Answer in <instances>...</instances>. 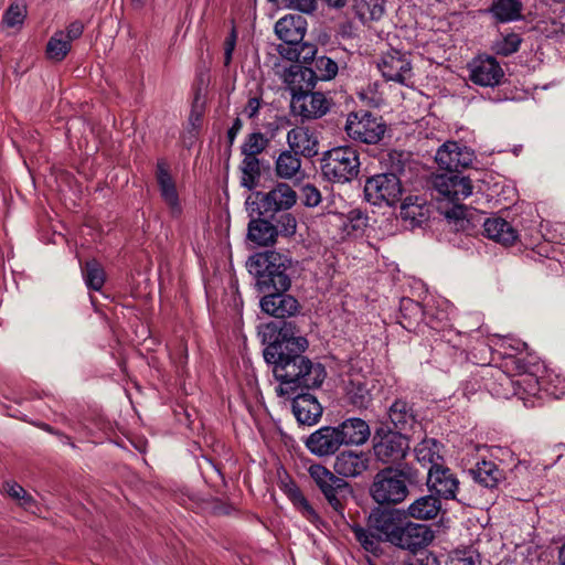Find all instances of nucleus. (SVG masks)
<instances>
[{
    "mask_svg": "<svg viewBox=\"0 0 565 565\" xmlns=\"http://www.w3.org/2000/svg\"><path fill=\"white\" fill-rule=\"evenodd\" d=\"M258 335L264 345V360L279 382L275 388L278 396H291L298 391L321 387L327 377L326 367L305 355L309 341L300 334L296 323H262Z\"/></svg>",
    "mask_w": 565,
    "mask_h": 565,
    "instance_id": "nucleus-1",
    "label": "nucleus"
},
{
    "mask_svg": "<svg viewBox=\"0 0 565 565\" xmlns=\"http://www.w3.org/2000/svg\"><path fill=\"white\" fill-rule=\"evenodd\" d=\"M370 456L365 451L343 450L335 457L334 472L320 463L308 469L310 478L323 494L328 504L341 518L349 499L353 495V487L344 478H355L369 469Z\"/></svg>",
    "mask_w": 565,
    "mask_h": 565,
    "instance_id": "nucleus-2",
    "label": "nucleus"
},
{
    "mask_svg": "<svg viewBox=\"0 0 565 565\" xmlns=\"http://www.w3.org/2000/svg\"><path fill=\"white\" fill-rule=\"evenodd\" d=\"M297 202L296 191L287 183H278L268 192L255 191L246 201L247 241L256 246L267 247L276 244L278 238L274 218L282 210L291 209Z\"/></svg>",
    "mask_w": 565,
    "mask_h": 565,
    "instance_id": "nucleus-3",
    "label": "nucleus"
},
{
    "mask_svg": "<svg viewBox=\"0 0 565 565\" xmlns=\"http://www.w3.org/2000/svg\"><path fill=\"white\" fill-rule=\"evenodd\" d=\"M419 482V471L412 463L387 466L372 477L367 493L382 508L395 507L404 502L409 495V488Z\"/></svg>",
    "mask_w": 565,
    "mask_h": 565,
    "instance_id": "nucleus-4",
    "label": "nucleus"
},
{
    "mask_svg": "<svg viewBox=\"0 0 565 565\" xmlns=\"http://www.w3.org/2000/svg\"><path fill=\"white\" fill-rule=\"evenodd\" d=\"M294 260L275 249L252 255L246 262L248 273L254 277L259 294L288 291L291 287Z\"/></svg>",
    "mask_w": 565,
    "mask_h": 565,
    "instance_id": "nucleus-5",
    "label": "nucleus"
},
{
    "mask_svg": "<svg viewBox=\"0 0 565 565\" xmlns=\"http://www.w3.org/2000/svg\"><path fill=\"white\" fill-rule=\"evenodd\" d=\"M372 449L376 461L384 467L407 463L405 459L411 450V436L382 424L374 430Z\"/></svg>",
    "mask_w": 565,
    "mask_h": 565,
    "instance_id": "nucleus-6",
    "label": "nucleus"
},
{
    "mask_svg": "<svg viewBox=\"0 0 565 565\" xmlns=\"http://www.w3.org/2000/svg\"><path fill=\"white\" fill-rule=\"evenodd\" d=\"M358 151L351 146H340L327 150L321 158V174L333 183H347L360 172Z\"/></svg>",
    "mask_w": 565,
    "mask_h": 565,
    "instance_id": "nucleus-7",
    "label": "nucleus"
},
{
    "mask_svg": "<svg viewBox=\"0 0 565 565\" xmlns=\"http://www.w3.org/2000/svg\"><path fill=\"white\" fill-rule=\"evenodd\" d=\"M290 87V114L309 121L323 117L332 107L333 100L321 92H313L309 83H294Z\"/></svg>",
    "mask_w": 565,
    "mask_h": 565,
    "instance_id": "nucleus-8",
    "label": "nucleus"
},
{
    "mask_svg": "<svg viewBox=\"0 0 565 565\" xmlns=\"http://www.w3.org/2000/svg\"><path fill=\"white\" fill-rule=\"evenodd\" d=\"M344 131L354 142L379 145L385 137L387 124L381 115L358 109L348 114Z\"/></svg>",
    "mask_w": 565,
    "mask_h": 565,
    "instance_id": "nucleus-9",
    "label": "nucleus"
},
{
    "mask_svg": "<svg viewBox=\"0 0 565 565\" xmlns=\"http://www.w3.org/2000/svg\"><path fill=\"white\" fill-rule=\"evenodd\" d=\"M397 319L405 330L422 333L428 341H443L445 337V330H439L434 326L433 318L426 316L422 303L411 298L403 297L399 300V315Z\"/></svg>",
    "mask_w": 565,
    "mask_h": 565,
    "instance_id": "nucleus-10",
    "label": "nucleus"
},
{
    "mask_svg": "<svg viewBox=\"0 0 565 565\" xmlns=\"http://www.w3.org/2000/svg\"><path fill=\"white\" fill-rule=\"evenodd\" d=\"M444 215V231L462 233L466 236H483L487 221L484 212L463 204H455L445 211Z\"/></svg>",
    "mask_w": 565,
    "mask_h": 565,
    "instance_id": "nucleus-11",
    "label": "nucleus"
},
{
    "mask_svg": "<svg viewBox=\"0 0 565 565\" xmlns=\"http://www.w3.org/2000/svg\"><path fill=\"white\" fill-rule=\"evenodd\" d=\"M404 189L399 178L393 173H377L369 177L364 184V198L373 205H395L403 195Z\"/></svg>",
    "mask_w": 565,
    "mask_h": 565,
    "instance_id": "nucleus-12",
    "label": "nucleus"
},
{
    "mask_svg": "<svg viewBox=\"0 0 565 565\" xmlns=\"http://www.w3.org/2000/svg\"><path fill=\"white\" fill-rule=\"evenodd\" d=\"M426 484L429 492L440 500H455L463 505H470L468 497L460 491L456 473L445 465L428 468Z\"/></svg>",
    "mask_w": 565,
    "mask_h": 565,
    "instance_id": "nucleus-13",
    "label": "nucleus"
},
{
    "mask_svg": "<svg viewBox=\"0 0 565 565\" xmlns=\"http://www.w3.org/2000/svg\"><path fill=\"white\" fill-rule=\"evenodd\" d=\"M259 307L264 313L275 318L269 323H296L290 319L297 317L302 309L296 297L287 291L279 290L263 294L259 299Z\"/></svg>",
    "mask_w": 565,
    "mask_h": 565,
    "instance_id": "nucleus-14",
    "label": "nucleus"
},
{
    "mask_svg": "<svg viewBox=\"0 0 565 565\" xmlns=\"http://www.w3.org/2000/svg\"><path fill=\"white\" fill-rule=\"evenodd\" d=\"M407 518L404 510L394 507L382 508L376 504L367 516V526L377 533V537L393 544L403 520Z\"/></svg>",
    "mask_w": 565,
    "mask_h": 565,
    "instance_id": "nucleus-15",
    "label": "nucleus"
},
{
    "mask_svg": "<svg viewBox=\"0 0 565 565\" xmlns=\"http://www.w3.org/2000/svg\"><path fill=\"white\" fill-rule=\"evenodd\" d=\"M405 518L398 529L393 545L413 553L428 546L435 539L431 526L424 523H415Z\"/></svg>",
    "mask_w": 565,
    "mask_h": 565,
    "instance_id": "nucleus-16",
    "label": "nucleus"
},
{
    "mask_svg": "<svg viewBox=\"0 0 565 565\" xmlns=\"http://www.w3.org/2000/svg\"><path fill=\"white\" fill-rule=\"evenodd\" d=\"M469 79L478 86L495 87L501 85L504 71L500 62L491 55L481 54L473 57L468 64Z\"/></svg>",
    "mask_w": 565,
    "mask_h": 565,
    "instance_id": "nucleus-17",
    "label": "nucleus"
},
{
    "mask_svg": "<svg viewBox=\"0 0 565 565\" xmlns=\"http://www.w3.org/2000/svg\"><path fill=\"white\" fill-rule=\"evenodd\" d=\"M338 71V63L333 58L327 55H319L310 66H291L290 74L294 77V83H309V86L316 87L319 81L327 82L333 79Z\"/></svg>",
    "mask_w": 565,
    "mask_h": 565,
    "instance_id": "nucleus-18",
    "label": "nucleus"
},
{
    "mask_svg": "<svg viewBox=\"0 0 565 565\" xmlns=\"http://www.w3.org/2000/svg\"><path fill=\"white\" fill-rule=\"evenodd\" d=\"M375 380L364 375L349 376L343 381V399L347 405L358 411H366L373 404Z\"/></svg>",
    "mask_w": 565,
    "mask_h": 565,
    "instance_id": "nucleus-19",
    "label": "nucleus"
},
{
    "mask_svg": "<svg viewBox=\"0 0 565 565\" xmlns=\"http://www.w3.org/2000/svg\"><path fill=\"white\" fill-rule=\"evenodd\" d=\"M390 428L408 435L420 424L416 404L405 396L394 398L386 411Z\"/></svg>",
    "mask_w": 565,
    "mask_h": 565,
    "instance_id": "nucleus-20",
    "label": "nucleus"
},
{
    "mask_svg": "<svg viewBox=\"0 0 565 565\" xmlns=\"http://www.w3.org/2000/svg\"><path fill=\"white\" fill-rule=\"evenodd\" d=\"M475 158L471 149L457 141H446L438 148L435 156L438 167L448 172H461L473 162Z\"/></svg>",
    "mask_w": 565,
    "mask_h": 565,
    "instance_id": "nucleus-21",
    "label": "nucleus"
},
{
    "mask_svg": "<svg viewBox=\"0 0 565 565\" xmlns=\"http://www.w3.org/2000/svg\"><path fill=\"white\" fill-rule=\"evenodd\" d=\"M435 190L450 202L465 200L472 193V183L469 177H465L461 172H448L437 174L434 178Z\"/></svg>",
    "mask_w": 565,
    "mask_h": 565,
    "instance_id": "nucleus-22",
    "label": "nucleus"
},
{
    "mask_svg": "<svg viewBox=\"0 0 565 565\" xmlns=\"http://www.w3.org/2000/svg\"><path fill=\"white\" fill-rule=\"evenodd\" d=\"M279 488L291 502L295 510L300 513L303 519L316 527H320L321 525L324 526L327 524L289 475L286 473L284 478H280Z\"/></svg>",
    "mask_w": 565,
    "mask_h": 565,
    "instance_id": "nucleus-23",
    "label": "nucleus"
},
{
    "mask_svg": "<svg viewBox=\"0 0 565 565\" xmlns=\"http://www.w3.org/2000/svg\"><path fill=\"white\" fill-rule=\"evenodd\" d=\"M311 390L298 391L291 396L292 413L300 425H316L323 413V407L319 403L317 396L310 392Z\"/></svg>",
    "mask_w": 565,
    "mask_h": 565,
    "instance_id": "nucleus-24",
    "label": "nucleus"
},
{
    "mask_svg": "<svg viewBox=\"0 0 565 565\" xmlns=\"http://www.w3.org/2000/svg\"><path fill=\"white\" fill-rule=\"evenodd\" d=\"M306 448L317 457H329L339 451L342 441L335 426H322L305 440Z\"/></svg>",
    "mask_w": 565,
    "mask_h": 565,
    "instance_id": "nucleus-25",
    "label": "nucleus"
},
{
    "mask_svg": "<svg viewBox=\"0 0 565 565\" xmlns=\"http://www.w3.org/2000/svg\"><path fill=\"white\" fill-rule=\"evenodd\" d=\"M431 212L433 206L426 199L418 195H408L401 204L399 217L405 228H422L428 223Z\"/></svg>",
    "mask_w": 565,
    "mask_h": 565,
    "instance_id": "nucleus-26",
    "label": "nucleus"
},
{
    "mask_svg": "<svg viewBox=\"0 0 565 565\" xmlns=\"http://www.w3.org/2000/svg\"><path fill=\"white\" fill-rule=\"evenodd\" d=\"M379 68L385 81L408 86L407 79L412 77V63L401 51L387 52L379 63Z\"/></svg>",
    "mask_w": 565,
    "mask_h": 565,
    "instance_id": "nucleus-27",
    "label": "nucleus"
},
{
    "mask_svg": "<svg viewBox=\"0 0 565 565\" xmlns=\"http://www.w3.org/2000/svg\"><path fill=\"white\" fill-rule=\"evenodd\" d=\"M156 180L159 186L160 195L168 205L173 217L182 214V206L179 199L175 182L170 173V168L166 159H158L156 164Z\"/></svg>",
    "mask_w": 565,
    "mask_h": 565,
    "instance_id": "nucleus-28",
    "label": "nucleus"
},
{
    "mask_svg": "<svg viewBox=\"0 0 565 565\" xmlns=\"http://www.w3.org/2000/svg\"><path fill=\"white\" fill-rule=\"evenodd\" d=\"M514 353L501 352L504 367L514 374L536 375L540 371V360L534 353L526 350V343L518 341Z\"/></svg>",
    "mask_w": 565,
    "mask_h": 565,
    "instance_id": "nucleus-29",
    "label": "nucleus"
},
{
    "mask_svg": "<svg viewBox=\"0 0 565 565\" xmlns=\"http://www.w3.org/2000/svg\"><path fill=\"white\" fill-rule=\"evenodd\" d=\"M307 32V20L299 13L286 14L275 24V34L282 41L280 45L297 46Z\"/></svg>",
    "mask_w": 565,
    "mask_h": 565,
    "instance_id": "nucleus-30",
    "label": "nucleus"
},
{
    "mask_svg": "<svg viewBox=\"0 0 565 565\" xmlns=\"http://www.w3.org/2000/svg\"><path fill=\"white\" fill-rule=\"evenodd\" d=\"M289 149L307 159L313 158L319 152L317 136L303 126H296L287 132Z\"/></svg>",
    "mask_w": 565,
    "mask_h": 565,
    "instance_id": "nucleus-31",
    "label": "nucleus"
},
{
    "mask_svg": "<svg viewBox=\"0 0 565 565\" xmlns=\"http://www.w3.org/2000/svg\"><path fill=\"white\" fill-rule=\"evenodd\" d=\"M343 446H362L371 437V428L360 417H349L335 426Z\"/></svg>",
    "mask_w": 565,
    "mask_h": 565,
    "instance_id": "nucleus-32",
    "label": "nucleus"
},
{
    "mask_svg": "<svg viewBox=\"0 0 565 565\" xmlns=\"http://www.w3.org/2000/svg\"><path fill=\"white\" fill-rule=\"evenodd\" d=\"M482 386L491 395L497 397H508L511 393L512 380L501 369L484 365L480 371Z\"/></svg>",
    "mask_w": 565,
    "mask_h": 565,
    "instance_id": "nucleus-33",
    "label": "nucleus"
},
{
    "mask_svg": "<svg viewBox=\"0 0 565 565\" xmlns=\"http://www.w3.org/2000/svg\"><path fill=\"white\" fill-rule=\"evenodd\" d=\"M472 480L487 489H495L504 480V472L491 460L478 461L468 470Z\"/></svg>",
    "mask_w": 565,
    "mask_h": 565,
    "instance_id": "nucleus-34",
    "label": "nucleus"
},
{
    "mask_svg": "<svg viewBox=\"0 0 565 565\" xmlns=\"http://www.w3.org/2000/svg\"><path fill=\"white\" fill-rule=\"evenodd\" d=\"M483 236L503 246H511L516 242L518 230L512 222L500 216L487 217Z\"/></svg>",
    "mask_w": 565,
    "mask_h": 565,
    "instance_id": "nucleus-35",
    "label": "nucleus"
},
{
    "mask_svg": "<svg viewBox=\"0 0 565 565\" xmlns=\"http://www.w3.org/2000/svg\"><path fill=\"white\" fill-rule=\"evenodd\" d=\"M441 510V501L434 493L414 500L405 511L407 518L415 520H434Z\"/></svg>",
    "mask_w": 565,
    "mask_h": 565,
    "instance_id": "nucleus-36",
    "label": "nucleus"
},
{
    "mask_svg": "<svg viewBox=\"0 0 565 565\" xmlns=\"http://www.w3.org/2000/svg\"><path fill=\"white\" fill-rule=\"evenodd\" d=\"M523 3L521 0H493L484 10L498 23H509L523 19Z\"/></svg>",
    "mask_w": 565,
    "mask_h": 565,
    "instance_id": "nucleus-37",
    "label": "nucleus"
},
{
    "mask_svg": "<svg viewBox=\"0 0 565 565\" xmlns=\"http://www.w3.org/2000/svg\"><path fill=\"white\" fill-rule=\"evenodd\" d=\"M279 55L290 62L298 63L299 66H310L317 58L318 47L310 42H298L297 46L278 45Z\"/></svg>",
    "mask_w": 565,
    "mask_h": 565,
    "instance_id": "nucleus-38",
    "label": "nucleus"
},
{
    "mask_svg": "<svg viewBox=\"0 0 565 565\" xmlns=\"http://www.w3.org/2000/svg\"><path fill=\"white\" fill-rule=\"evenodd\" d=\"M444 445L435 438H424L416 447H415V457L417 461L422 465H430L434 466H444V456L441 455V449Z\"/></svg>",
    "mask_w": 565,
    "mask_h": 565,
    "instance_id": "nucleus-39",
    "label": "nucleus"
},
{
    "mask_svg": "<svg viewBox=\"0 0 565 565\" xmlns=\"http://www.w3.org/2000/svg\"><path fill=\"white\" fill-rule=\"evenodd\" d=\"M409 161V153L404 150L391 149L382 154L380 160L383 173H393L401 179L404 174L406 164Z\"/></svg>",
    "mask_w": 565,
    "mask_h": 565,
    "instance_id": "nucleus-40",
    "label": "nucleus"
},
{
    "mask_svg": "<svg viewBox=\"0 0 565 565\" xmlns=\"http://www.w3.org/2000/svg\"><path fill=\"white\" fill-rule=\"evenodd\" d=\"M82 275L88 289L99 291L106 281V273L102 264L95 259H88L82 266Z\"/></svg>",
    "mask_w": 565,
    "mask_h": 565,
    "instance_id": "nucleus-41",
    "label": "nucleus"
},
{
    "mask_svg": "<svg viewBox=\"0 0 565 565\" xmlns=\"http://www.w3.org/2000/svg\"><path fill=\"white\" fill-rule=\"evenodd\" d=\"M300 157L292 150H284L275 162L276 173L279 178L290 179L300 170Z\"/></svg>",
    "mask_w": 565,
    "mask_h": 565,
    "instance_id": "nucleus-42",
    "label": "nucleus"
},
{
    "mask_svg": "<svg viewBox=\"0 0 565 565\" xmlns=\"http://www.w3.org/2000/svg\"><path fill=\"white\" fill-rule=\"evenodd\" d=\"M239 170L242 172L241 185L247 190H254L260 179V161L258 157H246L242 160Z\"/></svg>",
    "mask_w": 565,
    "mask_h": 565,
    "instance_id": "nucleus-43",
    "label": "nucleus"
},
{
    "mask_svg": "<svg viewBox=\"0 0 565 565\" xmlns=\"http://www.w3.org/2000/svg\"><path fill=\"white\" fill-rule=\"evenodd\" d=\"M71 47L70 41L65 40L64 32H56L46 44V56L49 60L62 62L71 51Z\"/></svg>",
    "mask_w": 565,
    "mask_h": 565,
    "instance_id": "nucleus-44",
    "label": "nucleus"
},
{
    "mask_svg": "<svg viewBox=\"0 0 565 565\" xmlns=\"http://www.w3.org/2000/svg\"><path fill=\"white\" fill-rule=\"evenodd\" d=\"M269 140L260 131H255L246 136L241 146V153L244 158H253L260 154L268 146Z\"/></svg>",
    "mask_w": 565,
    "mask_h": 565,
    "instance_id": "nucleus-45",
    "label": "nucleus"
},
{
    "mask_svg": "<svg viewBox=\"0 0 565 565\" xmlns=\"http://www.w3.org/2000/svg\"><path fill=\"white\" fill-rule=\"evenodd\" d=\"M367 220L366 214L361 210L354 209L347 214L342 226L348 235L358 236L364 232V228L367 226Z\"/></svg>",
    "mask_w": 565,
    "mask_h": 565,
    "instance_id": "nucleus-46",
    "label": "nucleus"
},
{
    "mask_svg": "<svg viewBox=\"0 0 565 565\" xmlns=\"http://www.w3.org/2000/svg\"><path fill=\"white\" fill-rule=\"evenodd\" d=\"M26 13V6L23 1L12 2L3 13L2 24L7 28L20 26L23 24Z\"/></svg>",
    "mask_w": 565,
    "mask_h": 565,
    "instance_id": "nucleus-47",
    "label": "nucleus"
},
{
    "mask_svg": "<svg viewBox=\"0 0 565 565\" xmlns=\"http://www.w3.org/2000/svg\"><path fill=\"white\" fill-rule=\"evenodd\" d=\"M511 222L513 227L518 230L516 242H522V239L526 241L529 238L533 239L540 234L536 230V222L531 218L530 214L515 217Z\"/></svg>",
    "mask_w": 565,
    "mask_h": 565,
    "instance_id": "nucleus-48",
    "label": "nucleus"
},
{
    "mask_svg": "<svg viewBox=\"0 0 565 565\" xmlns=\"http://www.w3.org/2000/svg\"><path fill=\"white\" fill-rule=\"evenodd\" d=\"M274 222H276L275 227H277L278 236L292 237L296 234L297 220L288 210L277 213Z\"/></svg>",
    "mask_w": 565,
    "mask_h": 565,
    "instance_id": "nucleus-49",
    "label": "nucleus"
},
{
    "mask_svg": "<svg viewBox=\"0 0 565 565\" xmlns=\"http://www.w3.org/2000/svg\"><path fill=\"white\" fill-rule=\"evenodd\" d=\"M352 532L356 541L362 545V547L367 552H373L376 547L377 541L381 539L377 537V533L372 530H366L359 524L352 525Z\"/></svg>",
    "mask_w": 565,
    "mask_h": 565,
    "instance_id": "nucleus-50",
    "label": "nucleus"
},
{
    "mask_svg": "<svg viewBox=\"0 0 565 565\" xmlns=\"http://www.w3.org/2000/svg\"><path fill=\"white\" fill-rule=\"evenodd\" d=\"M522 43V38L516 33H509L495 44V52L502 56H509L518 52Z\"/></svg>",
    "mask_w": 565,
    "mask_h": 565,
    "instance_id": "nucleus-51",
    "label": "nucleus"
},
{
    "mask_svg": "<svg viewBox=\"0 0 565 565\" xmlns=\"http://www.w3.org/2000/svg\"><path fill=\"white\" fill-rule=\"evenodd\" d=\"M454 565H481L479 552L472 546L455 551Z\"/></svg>",
    "mask_w": 565,
    "mask_h": 565,
    "instance_id": "nucleus-52",
    "label": "nucleus"
},
{
    "mask_svg": "<svg viewBox=\"0 0 565 565\" xmlns=\"http://www.w3.org/2000/svg\"><path fill=\"white\" fill-rule=\"evenodd\" d=\"M301 201L307 207H315L321 202L320 191L312 184H306L301 188Z\"/></svg>",
    "mask_w": 565,
    "mask_h": 565,
    "instance_id": "nucleus-53",
    "label": "nucleus"
},
{
    "mask_svg": "<svg viewBox=\"0 0 565 565\" xmlns=\"http://www.w3.org/2000/svg\"><path fill=\"white\" fill-rule=\"evenodd\" d=\"M542 32L546 38L555 39L556 41L565 40V24L556 20L545 23Z\"/></svg>",
    "mask_w": 565,
    "mask_h": 565,
    "instance_id": "nucleus-54",
    "label": "nucleus"
},
{
    "mask_svg": "<svg viewBox=\"0 0 565 565\" xmlns=\"http://www.w3.org/2000/svg\"><path fill=\"white\" fill-rule=\"evenodd\" d=\"M236 42H237V31H236V28L233 25V28L224 43V65L225 66H228L232 62V56H233V52L236 46Z\"/></svg>",
    "mask_w": 565,
    "mask_h": 565,
    "instance_id": "nucleus-55",
    "label": "nucleus"
},
{
    "mask_svg": "<svg viewBox=\"0 0 565 565\" xmlns=\"http://www.w3.org/2000/svg\"><path fill=\"white\" fill-rule=\"evenodd\" d=\"M335 36L342 40H351L356 36V29L351 20H344L338 23L335 28Z\"/></svg>",
    "mask_w": 565,
    "mask_h": 565,
    "instance_id": "nucleus-56",
    "label": "nucleus"
},
{
    "mask_svg": "<svg viewBox=\"0 0 565 565\" xmlns=\"http://www.w3.org/2000/svg\"><path fill=\"white\" fill-rule=\"evenodd\" d=\"M287 7L301 13H312L317 9V0H288Z\"/></svg>",
    "mask_w": 565,
    "mask_h": 565,
    "instance_id": "nucleus-57",
    "label": "nucleus"
},
{
    "mask_svg": "<svg viewBox=\"0 0 565 565\" xmlns=\"http://www.w3.org/2000/svg\"><path fill=\"white\" fill-rule=\"evenodd\" d=\"M370 12V19L373 21L380 20L385 12L384 0H364Z\"/></svg>",
    "mask_w": 565,
    "mask_h": 565,
    "instance_id": "nucleus-58",
    "label": "nucleus"
},
{
    "mask_svg": "<svg viewBox=\"0 0 565 565\" xmlns=\"http://www.w3.org/2000/svg\"><path fill=\"white\" fill-rule=\"evenodd\" d=\"M243 127V121L239 117H236L232 124V126L228 128L226 132V139H227V159L231 157L232 147L234 145V141L241 131Z\"/></svg>",
    "mask_w": 565,
    "mask_h": 565,
    "instance_id": "nucleus-59",
    "label": "nucleus"
},
{
    "mask_svg": "<svg viewBox=\"0 0 565 565\" xmlns=\"http://www.w3.org/2000/svg\"><path fill=\"white\" fill-rule=\"evenodd\" d=\"M84 32V24L76 20L72 22L67 28L66 32L64 33L65 40L70 41V44L72 45V41L81 38V35Z\"/></svg>",
    "mask_w": 565,
    "mask_h": 565,
    "instance_id": "nucleus-60",
    "label": "nucleus"
},
{
    "mask_svg": "<svg viewBox=\"0 0 565 565\" xmlns=\"http://www.w3.org/2000/svg\"><path fill=\"white\" fill-rule=\"evenodd\" d=\"M545 392L553 396L554 398H561L565 395V381L557 380V384H554L553 381H550L545 386Z\"/></svg>",
    "mask_w": 565,
    "mask_h": 565,
    "instance_id": "nucleus-61",
    "label": "nucleus"
},
{
    "mask_svg": "<svg viewBox=\"0 0 565 565\" xmlns=\"http://www.w3.org/2000/svg\"><path fill=\"white\" fill-rule=\"evenodd\" d=\"M262 98L254 96L250 97L244 108V113L247 115L248 118H255L258 115L259 108H260Z\"/></svg>",
    "mask_w": 565,
    "mask_h": 565,
    "instance_id": "nucleus-62",
    "label": "nucleus"
},
{
    "mask_svg": "<svg viewBox=\"0 0 565 565\" xmlns=\"http://www.w3.org/2000/svg\"><path fill=\"white\" fill-rule=\"evenodd\" d=\"M4 490L9 497L15 500L23 497L25 491L24 488L17 482H7L4 486Z\"/></svg>",
    "mask_w": 565,
    "mask_h": 565,
    "instance_id": "nucleus-63",
    "label": "nucleus"
},
{
    "mask_svg": "<svg viewBox=\"0 0 565 565\" xmlns=\"http://www.w3.org/2000/svg\"><path fill=\"white\" fill-rule=\"evenodd\" d=\"M403 565H438L436 557L425 556L423 558H416L413 562H406Z\"/></svg>",
    "mask_w": 565,
    "mask_h": 565,
    "instance_id": "nucleus-64",
    "label": "nucleus"
}]
</instances>
